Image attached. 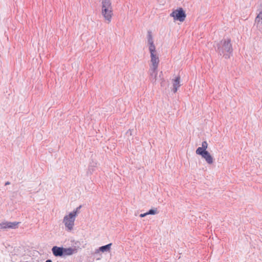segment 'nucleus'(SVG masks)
I'll return each mask as SVG.
<instances>
[{
  "mask_svg": "<svg viewBox=\"0 0 262 262\" xmlns=\"http://www.w3.org/2000/svg\"><path fill=\"white\" fill-rule=\"evenodd\" d=\"M216 52L220 55H223L226 59L230 58L233 52V48L229 38L224 39L216 45Z\"/></svg>",
  "mask_w": 262,
  "mask_h": 262,
  "instance_id": "nucleus-1",
  "label": "nucleus"
},
{
  "mask_svg": "<svg viewBox=\"0 0 262 262\" xmlns=\"http://www.w3.org/2000/svg\"><path fill=\"white\" fill-rule=\"evenodd\" d=\"M76 215L77 211H73L68 215L64 216L63 223L64 224L65 227L68 228V230L73 229Z\"/></svg>",
  "mask_w": 262,
  "mask_h": 262,
  "instance_id": "nucleus-2",
  "label": "nucleus"
},
{
  "mask_svg": "<svg viewBox=\"0 0 262 262\" xmlns=\"http://www.w3.org/2000/svg\"><path fill=\"white\" fill-rule=\"evenodd\" d=\"M150 54V70L154 72L158 70V66L160 62V59L157 54L156 49H149Z\"/></svg>",
  "mask_w": 262,
  "mask_h": 262,
  "instance_id": "nucleus-3",
  "label": "nucleus"
},
{
  "mask_svg": "<svg viewBox=\"0 0 262 262\" xmlns=\"http://www.w3.org/2000/svg\"><path fill=\"white\" fill-rule=\"evenodd\" d=\"M170 16L172 17L175 20L183 22L186 17V14L182 8H179L173 10L172 12L170 13Z\"/></svg>",
  "mask_w": 262,
  "mask_h": 262,
  "instance_id": "nucleus-4",
  "label": "nucleus"
},
{
  "mask_svg": "<svg viewBox=\"0 0 262 262\" xmlns=\"http://www.w3.org/2000/svg\"><path fill=\"white\" fill-rule=\"evenodd\" d=\"M19 222H5L0 223V229L6 230L7 229H16L18 227Z\"/></svg>",
  "mask_w": 262,
  "mask_h": 262,
  "instance_id": "nucleus-5",
  "label": "nucleus"
},
{
  "mask_svg": "<svg viewBox=\"0 0 262 262\" xmlns=\"http://www.w3.org/2000/svg\"><path fill=\"white\" fill-rule=\"evenodd\" d=\"M101 9V13L105 20L107 21L108 23H110L113 14V9H106V8Z\"/></svg>",
  "mask_w": 262,
  "mask_h": 262,
  "instance_id": "nucleus-6",
  "label": "nucleus"
},
{
  "mask_svg": "<svg viewBox=\"0 0 262 262\" xmlns=\"http://www.w3.org/2000/svg\"><path fill=\"white\" fill-rule=\"evenodd\" d=\"M198 155L201 156L208 164H212L213 163V158L208 151H205V152Z\"/></svg>",
  "mask_w": 262,
  "mask_h": 262,
  "instance_id": "nucleus-7",
  "label": "nucleus"
},
{
  "mask_svg": "<svg viewBox=\"0 0 262 262\" xmlns=\"http://www.w3.org/2000/svg\"><path fill=\"white\" fill-rule=\"evenodd\" d=\"M63 247H58L56 246H53L52 248V251L53 253V254L55 257H63Z\"/></svg>",
  "mask_w": 262,
  "mask_h": 262,
  "instance_id": "nucleus-8",
  "label": "nucleus"
},
{
  "mask_svg": "<svg viewBox=\"0 0 262 262\" xmlns=\"http://www.w3.org/2000/svg\"><path fill=\"white\" fill-rule=\"evenodd\" d=\"M254 24L258 29L262 30V10L255 17Z\"/></svg>",
  "mask_w": 262,
  "mask_h": 262,
  "instance_id": "nucleus-9",
  "label": "nucleus"
},
{
  "mask_svg": "<svg viewBox=\"0 0 262 262\" xmlns=\"http://www.w3.org/2000/svg\"><path fill=\"white\" fill-rule=\"evenodd\" d=\"M96 166L97 163L94 161L93 160H92L90 162L88 166V169L86 172L87 175H91L93 173V172L95 171Z\"/></svg>",
  "mask_w": 262,
  "mask_h": 262,
  "instance_id": "nucleus-10",
  "label": "nucleus"
},
{
  "mask_svg": "<svg viewBox=\"0 0 262 262\" xmlns=\"http://www.w3.org/2000/svg\"><path fill=\"white\" fill-rule=\"evenodd\" d=\"M63 257H65L66 256L71 255L74 253L77 252V250L75 248H71L69 247L68 248H66L63 247Z\"/></svg>",
  "mask_w": 262,
  "mask_h": 262,
  "instance_id": "nucleus-11",
  "label": "nucleus"
},
{
  "mask_svg": "<svg viewBox=\"0 0 262 262\" xmlns=\"http://www.w3.org/2000/svg\"><path fill=\"white\" fill-rule=\"evenodd\" d=\"M147 41L149 45V49H156L154 43V39L152 36V33L150 31L147 32Z\"/></svg>",
  "mask_w": 262,
  "mask_h": 262,
  "instance_id": "nucleus-12",
  "label": "nucleus"
},
{
  "mask_svg": "<svg viewBox=\"0 0 262 262\" xmlns=\"http://www.w3.org/2000/svg\"><path fill=\"white\" fill-rule=\"evenodd\" d=\"M208 147V143L207 141H204L202 143V147H198L196 151V154H201L204 152H205V151H207V148Z\"/></svg>",
  "mask_w": 262,
  "mask_h": 262,
  "instance_id": "nucleus-13",
  "label": "nucleus"
},
{
  "mask_svg": "<svg viewBox=\"0 0 262 262\" xmlns=\"http://www.w3.org/2000/svg\"><path fill=\"white\" fill-rule=\"evenodd\" d=\"M180 77L178 76L176 77L175 79L173 81V89L172 91L173 93H176L178 91V89L180 86Z\"/></svg>",
  "mask_w": 262,
  "mask_h": 262,
  "instance_id": "nucleus-14",
  "label": "nucleus"
},
{
  "mask_svg": "<svg viewBox=\"0 0 262 262\" xmlns=\"http://www.w3.org/2000/svg\"><path fill=\"white\" fill-rule=\"evenodd\" d=\"M106 9H113L112 3L111 0H102V8Z\"/></svg>",
  "mask_w": 262,
  "mask_h": 262,
  "instance_id": "nucleus-15",
  "label": "nucleus"
},
{
  "mask_svg": "<svg viewBox=\"0 0 262 262\" xmlns=\"http://www.w3.org/2000/svg\"><path fill=\"white\" fill-rule=\"evenodd\" d=\"M112 245V244L110 243L105 246L100 247L99 249L96 250V253H98L99 251L102 252L109 251L110 250Z\"/></svg>",
  "mask_w": 262,
  "mask_h": 262,
  "instance_id": "nucleus-16",
  "label": "nucleus"
},
{
  "mask_svg": "<svg viewBox=\"0 0 262 262\" xmlns=\"http://www.w3.org/2000/svg\"><path fill=\"white\" fill-rule=\"evenodd\" d=\"M150 71V80L151 82L153 83H155L157 80V76L158 74V71L157 70H156L155 71H153L152 70L149 69Z\"/></svg>",
  "mask_w": 262,
  "mask_h": 262,
  "instance_id": "nucleus-17",
  "label": "nucleus"
},
{
  "mask_svg": "<svg viewBox=\"0 0 262 262\" xmlns=\"http://www.w3.org/2000/svg\"><path fill=\"white\" fill-rule=\"evenodd\" d=\"M157 212H158V211H157V208L151 209L148 212H146V214H147V215H149V214L154 215V214H157Z\"/></svg>",
  "mask_w": 262,
  "mask_h": 262,
  "instance_id": "nucleus-18",
  "label": "nucleus"
},
{
  "mask_svg": "<svg viewBox=\"0 0 262 262\" xmlns=\"http://www.w3.org/2000/svg\"><path fill=\"white\" fill-rule=\"evenodd\" d=\"M147 215V214H146V213H144L141 214L140 215V216L141 217H145V216H146Z\"/></svg>",
  "mask_w": 262,
  "mask_h": 262,
  "instance_id": "nucleus-19",
  "label": "nucleus"
},
{
  "mask_svg": "<svg viewBox=\"0 0 262 262\" xmlns=\"http://www.w3.org/2000/svg\"><path fill=\"white\" fill-rule=\"evenodd\" d=\"M81 205H80V206H79V207H78L76 208V209L75 210V211H77V214L78 213V211H79V210L81 208Z\"/></svg>",
  "mask_w": 262,
  "mask_h": 262,
  "instance_id": "nucleus-20",
  "label": "nucleus"
},
{
  "mask_svg": "<svg viewBox=\"0 0 262 262\" xmlns=\"http://www.w3.org/2000/svg\"><path fill=\"white\" fill-rule=\"evenodd\" d=\"M10 184V183L8 181V182H6L5 185H9Z\"/></svg>",
  "mask_w": 262,
  "mask_h": 262,
  "instance_id": "nucleus-21",
  "label": "nucleus"
},
{
  "mask_svg": "<svg viewBox=\"0 0 262 262\" xmlns=\"http://www.w3.org/2000/svg\"><path fill=\"white\" fill-rule=\"evenodd\" d=\"M46 262H52V261L51 259H47Z\"/></svg>",
  "mask_w": 262,
  "mask_h": 262,
  "instance_id": "nucleus-22",
  "label": "nucleus"
},
{
  "mask_svg": "<svg viewBox=\"0 0 262 262\" xmlns=\"http://www.w3.org/2000/svg\"><path fill=\"white\" fill-rule=\"evenodd\" d=\"M161 86H163V82H161Z\"/></svg>",
  "mask_w": 262,
  "mask_h": 262,
  "instance_id": "nucleus-23",
  "label": "nucleus"
}]
</instances>
